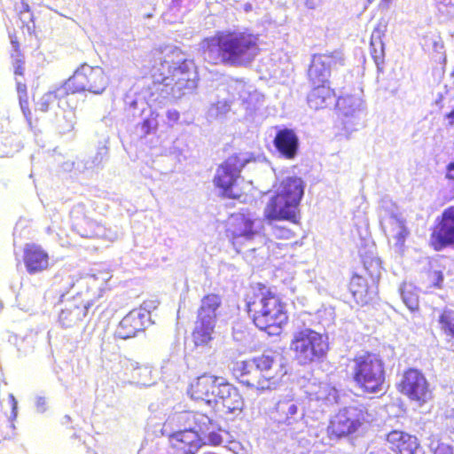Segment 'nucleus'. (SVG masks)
Here are the masks:
<instances>
[{"label": "nucleus", "mask_w": 454, "mask_h": 454, "mask_svg": "<svg viewBox=\"0 0 454 454\" xmlns=\"http://www.w3.org/2000/svg\"><path fill=\"white\" fill-rule=\"evenodd\" d=\"M200 51L211 65L246 67L260 53V36L249 29L216 31L201 40Z\"/></svg>", "instance_id": "nucleus-1"}, {"label": "nucleus", "mask_w": 454, "mask_h": 454, "mask_svg": "<svg viewBox=\"0 0 454 454\" xmlns=\"http://www.w3.org/2000/svg\"><path fill=\"white\" fill-rule=\"evenodd\" d=\"M245 310L260 331L278 334L288 322L286 304L272 287L255 283L244 295Z\"/></svg>", "instance_id": "nucleus-2"}, {"label": "nucleus", "mask_w": 454, "mask_h": 454, "mask_svg": "<svg viewBox=\"0 0 454 454\" xmlns=\"http://www.w3.org/2000/svg\"><path fill=\"white\" fill-rule=\"evenodd\" d=\"M303 194L304 184L301 178L288 176L283 179L264 207V219L299 224L300 204Z\"/></svg>", "instance_id": "nucleus-3"}, {"label": "nucleus", "mask_w": 454, "mask_h": 454, "mask_svg": "<svg viewBox=\"0 0 454 454\" xmlns=\"http://www.w3.org/2000/svg\"><path fill=\"white\" fill-rule=\"evenodd\" d=\"M351 362V379L358 389L365 394H377L383 390L386 364L380 352L364 351L356 355Z\"/></svg>", "instance_id": "nucleus-4"}, {"label": "nucleus", "mask_w": 454, "mask_h": 454, "mask_svg": "<svg viewBox=\"0 0 454 454\" xmlns=\"http://www.w3.org/2000/svg\"><path fill=\"white\" fill-rule=\"evenodd\" d=\"M329 348L328 337L309 327L294 331L289 342L294 360L301 366L322 362Z\"/></svg>", "instance_id": "nucleus-5"}, {"label": "nucleus", "mask_w": 454, "mask_h": 454, "mask_svg": "<svg viewBox=\"0 0 454 454\" xmlns=\"http://www.w3.org/2000/svg\"><path fill=\"white\" fill-rule=\"evenodd\" d=\"M380 278V265L372 258L364 260L362 271L351 276L348 289L358 306L368 305L374 300L378 294Z\"/></svg>", "instance_id": "nucleus-6"}, {"label": "nucleus", "mask_w": 454, "mask_h": 454, "mask_svg": "<svg viewBox=\"0 0 454 454\" xmlns=\"http://www.w3.org/2000/svg\"><path fill=\"white\" fill-rule=\"evenodd\" d=\"M369 412L363 403L348 405L339 410L331 419L326 428L331 440H340L355 434L367 422Z\"/></svg>", "instance_id": "nucleus-7"}, {"label": "nucleus", "mask_w": 454, "mask_h": 454, "mask_svg": "<svg viewBox=\"0 0 454 454\" xmlns=\"http://www.w3.org/2000/svg\"><path fill=\"white\" fill-rule=\"evenodd\" d=\"M71 95L80 93L102 94L110 83V77L99 66L81 64L65 82Z\"/></svg>", "instance_id": "nucleus-8"}, {"label": "nucleus", "mask_w": 454, "mask_h": 454, "mask_svg": "<svg viewBox=\"0 0 454 454\" xmlns=\"http://www.w3.org/2000/svg\"><path fill=\"white\" fill-rule=\"evenodd\" d=\"M246 163L245 159L240 158L238 154H233L219 165L213 181L215 186L220 189L222 196L233 200L242 196L243 192L239 181Z\"/></svg>", "instance_id": "nucleus-9"}, {"label": "nucleus", "mask_w": 454, "mask_h": 454, "mask_svg": "<svg viewBox=\"0 0 454 454\" xmlns=\"http://www.w3.org/2000/svg\"><path fill=\"white\" fill-rule=\"evenodd\" d=\"M226 234L238 253L254 252L252 246L257 231L254 229V219L250 214L237 213L231 215Z\"/></svg>", "instance_id": "nucleus-10"}, {"label": "nucleus", "mask_w": 454, "mask_h": 454, "mask_svg": "<svg viewBox=\"0 0 454 454\" xmlns=\"http://www.w3.org/2000/svg\"><path fill=\"white\" fill-rule=\"evenodd\" d=\"M175 419L180 427L192 428L201 440L207 441L208 444L218 446L223 438L218 434L220 427L215 419L200 411H184L175 415Z\"/></svg>", "instance_id": "nucleus-11"}, {"label": "nucleus", "mask_w": 454, "mask_h": 454, "mask_svg": "<svg viewBox=\"0 0 454 454\" xmlns=\"http://www.w3.org/2000/svg\"><path fill=\"white\" fill-rule=\"evenodd\" d=\"M397 388L400 393L419 405L432 399L429 382L422 372L416 368H408L403 372Z\"/></svg>", "instance_id": "nucleus-12"}, {"label": "nucleus", "mask_w": 454, "mask_h": 454, "mask_svg": "<svg viewBox=\"0 0 454 454\" xmlns=\"http://www.w3.org/2000/svg\"><path fill=\"white\" fill-rule=\"evenodd\" d=\"M345 60L340 51L314 54L308 69L310 86L325 85L330 82L331 70L336 66H344Z\"/></svg>", "instance_id": "nucleus-13"}, {"label": "nucleus", "mask_w": 454, "mask_h": 454, "mask_svg": "<svg viewBox=\"0 0 454 454\" xmlns=\"http://www.w3.org/2000/svg\"><path fill=\"white\" fill-rule=\"evenodd\" d=\"M429 246L436 252L454 247V205L444 208L436 217L431 228Z\"/></svg>", "instance_id": "nucleus-14"}, {"label": "nucleus", "mask_w": 454, "mask_h": 454, "mask_svg": "<svg viewBox=\"0 0 454 454\" xmlns=\"http://www.w3.org/2000/svg\"><path fill=\"white\" fill-rule=\"evenodd\" d=\"M224 382L218 376L203 373L189 384L187 394L192 400L203 401L211 405L215 402Z\"/></svg>", "instance_id": "nucleus-15"}, {"label": "nucleus", "mask_w": 454, "mask_h": 454, "mask_svg": "<svg viewBox=\"0 0 454 454\" xmlns=\"http://www.w3.org/2000/svg\"><path fill=\"white\" fill-rule=\"evenodd\" d=\"M71 93L67 90V87L63 82L51 91L44 93L36 103V110L41 113H51L57 116L59 110L65 112L68 109H74L75 105L70 98Z\"/></svg>", "instance_id": "nucleus-16"}, {"label": "nucleus", "mask_w": 454, "mask_h": 454, "mask_svg": "<svg viewBox=\"0 0 454 454\" xmlns=\"http://www.w3.org/2000/svg\"><path fill=\"white\" fill-rule=\"evenodd\" d=\"M216 407L215 412L219 418L228 415H239L244 407V400L239 390L228 382H224L214 402Z\"/></svg>", "instance_id": "nucleus-17"}, {"label": "nucleus", "mask_w": 454, "mask_h": 454, "mask_svg": "<svg viewBox=\"0 0 454 454\" xmlns=\"http://www.w3.org/2000/svg\"><path fill=\"white\" fill-rule=\"evenodd\" d=\"M150 320V313L145 309L130 310L119 323L116 329L118 338L127 340L145 330Z\"/></svg>", "instance_id": "nucleus-18"}, {"label": "nucleus", "mask_w": 454, "mask_h": 454, "mask_svg": "<svg viewBox=\"0 0 454 454\" xmlns=\"http://www.w3.org/2000/svg\"><path fill=\"white\" fill-rule=\"evenodd\" d=\"M23 262L30 275L47 270L50 268V255L40 245L29 243L23 249Z\"/></svg>", "instance_id": "nucleus-19"}, {"label": "nucleus", "mask_w": 454, "mask_h": 454, "mask_svg": "<svg viewBox=\"0 0 454 454\" xmlns=\"http://www.w3.org/2000/svg\"><path fill=\"white\" fill-rule=\"evenodd\" d=\"M168 442L176 454H196L202 445L200 436L187 427L170 434Z\"/></svg>", "instance_id": "nucleus-20"}, {"label": "nucleus", "mask_w": 454, "mask_h": 454, "mask_svg": "<svg viewBox=\"0 0 454 454\" xmlns=\"http://www.w3.org/2000/svg\"><path fill=\"white\" fill-rule=\"evenodd\" d=\"M273 145L278 153L286 160H294L299 153V137L294 129H278L273 139Z\"/></svg>", "instance_id": "nucleus-21"}, {"label": "nucleus", "mask_w": 454, "mask_h": 454, "mask_svg": "<svg viewBox=\"0 0 454 454\" xmlns=\"http://www.w3.org/2000/svg\"><path fill=\"white\" fill-rule=\"evenodd\" d=\"M90 303L80 296L73 297L59 315V322L66 328L80 323L87 315Z\"/></svg>", "instance_id": "nucleus-22"}, {"label": "nucleus", "mask_w": 454, "mask_h": 454, "mask_svg": "<svg viewBox=\"0 0 454 454\" xmlns=\"http://www.w3.org/2000/svg\"><path fill=\"white\" fill-rule=\"evenodd\" d=\"M254 364V370L261 377V383L262 387L266 382L276 380L286 374V371L283 368H277L276 358L274 356L262 354L260 356L251 358Z\"/></svg>", "instance_id": "nucleus-23"}, {"label": "nucleus", "mask_w": 454, "mask_h": 454, "mask_svg": "<svg viewBox=\"0 0 454 454\" xmlns=\"http://www.w3.org/2000/svg\"><path fill=\"white\" fill-rule=\"evenodd\" d=\"M390 450L395 454H416L420 444L415 435L403 431L392 430L387 434Z\"/></svg>", "instance_id": "nucleus-24"}, {"label": "nucleus", "mask_w": 454, "mask_h": 454, "mask_svg": "<svg viewBox=\"0 0 454 454\" xmlns=\"http://www.w3.org/2000/svg\"><path fill=\"white\" fill-rule=\"evenodd\" d=\"M252 359L237 361L233 364L231 373L241 384L251 387H262L261 377L254 370Z\"/></svg>", "instance_id": "nucleus-25"}, {"label": "nucleus", "mask_w": 454, "mask_h": 454, "mask_svg": "<svg viewBox=\"0 0 454 454\" xmlns=\"http://www.w3.org/2000/svg\"><path fill=\"white\" fill-rule=\"evenodd\" d=\"M311 90L307 97V102L314 110L325 109L336 101V92L329 84L310 86Z\"/></svg>", "instance_id": "nucleus-26"}, {"label": "nucleus", "mask_w": 454, "mask_h": 454, "mask_svg": "<svg viewBox=\"0 0 454 454\" xmlns=\"http://www.w3.org/2000/svg\"><path fill=\"white\" fill-rule=\"evenodd\" d=\"M216 323L196 318L192 331V340L195 347L210 348L215 339Z\"/></svg>", "instance_id": "nucleus-27"}, {"label": "nucleus", "mask_w": 454, "mask_h": 454, "mask_svg": "<svg viewBox=\"0 0 454 454\" xmlns=\"http://www.w3.org/2000/svg\"><path fill=\"white\" fill-rule=\"evenodd\" d=\"M222 306V296L218 294H207L201 298L196 318L217 322V310Z\"/></svg>", "instance_id": "nucleus-28"}, {"label": "nucleus", "mask_w": 454, "mask_h": 454, "mask_svg": "<svg viewBox=\"0 0 454 454\" xmlns=\"http://www.w3.org/2000/svg\"><path fill=\"white\" fill-rule=\"evenodd\" d=\"M445 267L437 260H431L428 262V268L423 270L424 281L427 287L441 289L442 287L444 277L443 270Z\"/></svg>", "instance_id": "nucleus-29"}, {"label": "nucleus", "mask_w": 454, "mask_h": 454, "mask_svg": "<svg viewBox=\"0 0 454 454\" xmlns=\"http://www.w3.org/2000/svg\"><path fill=\"white\" fill-rule=\"evenodd\" d=\"M388 234L395 240V246L402 248L407 237L410 235L405 221L396 215H393L389 222Z\"/></svg>", "instance_id": "nucleus-30"}, {"label": "nucleus", "mask_w": 454, "mask_h": 454, "mask_svg": "<svg viewBox=\"0 0 454 454\" xmlns=\"http://www.w3.org/2000/svg\"><path fill=\"white\" fill-rule=\"evenodd\" d=\"M276 419L278 423L292 424L293 417L298 412L297 404L290 399H283L278 402L276 408Z\"/></svg>", "instance_id": "nucleus-31"}, {"label": "nucleus", "mask_w": 454, "mask_h": 454, "mask_svg": "<svg viewBox=\"0 0 454 454\" xmlns=\"http://www.w3.org/2000/svg\"><path fill=\"white\" fill-rule=\"evenodd\" d=\"M12 45L13 51L11 54V58L14 67V74L23 76L25 73V60L20 48V43L16 39H13L12 40Z\"/></svg>", "instance_id": "nucleus-32"}, {"label": "nucleus", "mask_w": 454, "mask_h": 454, "mask_svg": "<svg viewBox=\"0 0 454 454\" xmlns=\"http://www.w3.org/2000/svg\"><path fill=\"white\" fill-rule=\"evenodd\" d=\"M370 52L380 71L383 69L385 47L383 41H370Z\"/></svg>", "instance_id": "nucleus-33"}, {"label": "nucleus", "mask_w": 454, "mask_h": 454, "mask_svg": "<svg viewBox=\"0 0 454 454\" xmlns=\"http://www.w3.org/2000/svg\"><path fill=\"white\" fill-rule=\"evenodd\" d=\"M438 322L442 331L446 335L451 337L454 333V311L451 309H443L439 316Z\"/></svg>", "instance_id": "nucleus-34"}, {"label": "nucleus", "mask_w": 454, "mask_h": 454, "mask_svg": "<svg viewBox=\"0 0 454 454\" xmlns=\"http://www.w3.org/2000/svg\"><path fill=\"white\" fill-rule=\"evenodd\" d=\"M158 125L157 114L152 113L147 118L137 124V129H139L140 137H145L156 131Z\"/></svg>", "instance_id": "nucleus-35"}, {"label": "nucleus", "mask_w": 454, "mask_h": 454, "mask_svg": "<svg viewBox=\"0 0 454 454\" xmlns=\"http://www.w3.org/2000/svg\"><path fill=\"white\" fill-rule=\"evenodd\" d=\"M272 234L277 239H291L295 238L296 233L294 231L287 228L285 225H276L272 228Z\"/></svg>", "instance_id": "nucleus-36"}, {"label": "nucleus", "mask_w": 454, "mask_h": 454, "mask_svg": "<svg viewBox=\"0 0 454 454\" xmlns=\"http://www.w3.org/2000/svg\"><path fill=\"white\" fill-rule=\"evenodd\" d=\"M387 30V25L384 22H379L371 35V41H383V37L385 36V33Z\"/></svg>", "instance_id": "nucleus-37"}, {"label": "nucleus", "mask_w": 454, "mask_h": 454, "mask_svg": "<svg viewBox=\"0 0 454 454\" xmlns=\"http://www.w3.org/2000/svg\"><path fill=\"white\" fill-rule=\"evenodd\" d=\"M445 432L449 438L454 442V409L451 413L445 417Z\"/></svg>", "instance_id": "nucleus-38"}, {"label": "nucleus", "mask_w": 454, "mask_h": 454, "mask_svg": "<svg viewBox=\"0 0 454 454\" xmlns=\"http://www.w3.org/2000/svg\"><path fill=\"white\" fill-rule=\"evenodd\" d=\"M433 454H454L453 447L448 443L438 442L433 450Z\"/></svg>", "instance_id": "nucleus-39"}, {"label": "nucleus", "mask_w": 454, "mask_h": 454, "mask_svg": "<svg viewBox=\"0 0 454 454\" xmlns=\"http://www.w3.org/2000/svg\"><path fill=\"white\" fill-rule=\"evenodd\" d=\"M20 108L22 110L23 114L25 115L27 121L30 123L31 122V111H30L29 106H28L27 96L26 98L22 97V96L20 97Z\"/></svg>", "instance_id": "nucleus-40"}, {"label": "nucleus", "mask_w": 454, "mask_h": 454, "mask_svg": "<svg viewBox=\"0 0 454 454\" xmlns=\"http://www.w3.org/2000/svg\"><path fill=\"white\" fill-rule=\"evenodd\" d=\"M167 117L171 124L176 123L179 120V113L176 110H169L167 113Z\"/></svg>", "instance_id": "nucleus-41"}, {"label": "nucleus", "mask_w": 454, "mask_h": 454, "mask_svg": "<svg viewBox=\"0 0 454 454\" xmlns=\"http://www.w3.org/2000/svg\"><path fill=\"white\" fill-rule=\"evenodd\" d=\"M17 91L19 93V97L22 96L26 98L27 96V86L21 82L17 83Z\"/></svg>", "instance_id": "nucleus-42"}, {"label": "nucleus", "mask_w": 454, "mask_h": 454, "mask_svg": "<svg viewBox=\"0 0 454 454\" xmlns=\"http://www.w3.org/2000/svg\"><path fill=\"white\" fill-rule=\"evenodd\" d=\"M445 119L448 120V124L450 126L454 125V108L445 114Z\"/></svg>", "instance_id": "nucleus-43"}, {"label": "nucleus", "mask_w": 454, "mask_h": 454, "mask_svg": "<svg viewBox=\"0 0 454 454\" xmlns=\"http://www.w3.org/2000/svg\"><path fill=\"white\" fill-rule=\"evenodd\" d=\"M83 236L85 237H88V238H93V237H96L97 236V233L95 231H87L85 229L82 231V233Z\"/></svg>", "instance_id": "nucleus-44"}, {"label": "nucleus", "mask_w": 454, "mask_h": 454, "mask_svg": "<svg viewBox=\"0 0 454 454\" xmlns=\"http://www.w3.org/2000/svg\"><path fill=\"white\" fill-rule=\"evenodd\" d=\"M134 369H135L136 371H137V375H139V376H140V374H141V372H142V371H143L144 372H148V368H147V367H145V366H138V365H137V366H136Z\"/></svg>", "instance_id": "nucleus-45"}, {"label": "nucleus", "mask_w": 454, "mask_h": 454, "mask_svg": "<svg viewBox=\"0 0 454 454\" xmlns=\"http://www.w3.org/2000/svg\"><path fill=\"white\" fill-rule=\"evenodd\" d=\"M376 454H394L392 453V450H387V449H380L377 451Z\"/></svg>", "instance_id": "nucleus-46"}, {"label": "nucleus", "mask_w": 454, "mask_h": 454, "mask_svg": "<svg viewBox=\"0 0 454 454\" xmlns=\"http://www.w3.org/2000/svg\"><path fill=\"white\" fill-rule=\"evenodd\" d=\"M393 0H381L380 2V4L383 6V7H388L389 4H391Z\"/></svg>", "instance_id": "nucleus-47"}, {"label": "nucleus", "mask_w": 454, "mask_h": 454, "mask_svg": "<svg viewBox=\"0 0 454 454\" xmlns=\"http://www.w3.org/2000/svg\"><path fill=\"white\" fill-rule=\"evenodd\" d=\"M85 224H88V225H93V226H96V227H99V223H96L92 220H87L85 221Z\"/></svg>", "instance_id": "nucleus-48"}, {"label": "nucleus", "mask_w": 454, "mask_h": 454, "mask_svg": "<svg viewBox=\"0 0 454 454\" xmlns=\"http://www.w3.org/2000/svg\"><path fill=\"white\" fill-rule=\"evenodd\" d=\"M25 10L28 11V6L27 5H26Z\"/></svg>", "instance_id": "nucleus-49"}]
</instances>
